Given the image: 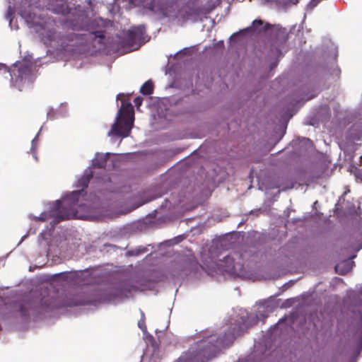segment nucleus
Wrapping results in <instances>:
<instances>
[{"label":"nucleus","mask_w":362,"mask_h":362,"mask_svg":"<svg viewBox=\"0 0 362 362\" xmlns=\"http://www.w3.org/2000/svg\"><path fill=\"white\" fill-rule=\"evenodd\" d=\"M47 11L61 15L66 19L65 25L71 29L66 34L56 35L55 22L39 7H29L21 11L27 25L38 33L45 44L56 42L61 48L92 45H101L104 40V21L92 17L90 5L81 6L76 0H40Z\"/></svg>","instance_id":"nucleus-1"},{"label":"nucleus","mask_w":362,"mask_h":362,"mask_svg":"<svg viewBox=\"0 0 362 362\" xmlns=\"http://www.w3.org/2000/svg\"><path fill=\"white\" fill-rule=\"evenodd\" d=\"M93 174V172L90 167L86 168L75 185L76 187L81 189L66 194L61 199L49 203L46 211L42 212L40 216H33L35 220L49 221L50 228L47 227L46 230L40 233L38 238L41 256L47 257L49 253L52 252L57 253L64 241L61 236H52V230L59 222L70 218H92L90 215L81 213L89 212L90 206L86 203H82L80 198L83 189L88 186Z\"/></svg>","instance_id":"nucleus-2"},{"label":"nucleus","mask_w":362,"mask_h":362,"mask_svg":"<svg viewBox=\"0 0 362 362\" xmlns=\"http://www.w3.org/2000/svg\"><path fill=\"white\" fill-rule=\"evenodd\" d=\"M257 313H249L245 309H238L233 327L223 335L218 334L214 329L202 332L201 339L193 344L183 353L176 362H205L215 357L221 350L230 346L236 335L240 334L248 327L256 323L259 320L266 318L269 313L273 312L274 306L269 300L260 301L257 305Z\"/></svg>","instance_id":"nucleus-3"},{"label":"nucleus","mask_w":362,"mask_h":362,"mask_svg":"<svg viewBox=\"0 0 362 362\" xmlns=\"http://www.w3.org/2000/svg\"><path fill=\"white\" fill-rule=\"evenodd\" d=\"M0 71L9 73L11 86L19 90L34 81L37 72L36 66L27 59L16 62L11 67L0 63Z\"/></svg>","instance_id":"nucleus-4"},{"label":"nucleus","mask_w":362,"mask_h":362,"mask_svg":"<svg viewBox=\"0 0 362 362\" xmlns=\"http://www.w3.org/2000/svg\"><path fill=\"white\" fill-rule=\"evenodd\" d=\"M124 95L122 93L117 95V100H122V105L119 109L115 121L112 125L111 129L107 133L108 136L127 137L132 129L134 121V113L131 103L125 102L122 99Z\"/></svg>","instance_id":"nucleus-5"},{"label":"nucleus","mask_w":362,"mask_h":362,"mask_svg":"<svg viewBox=\"0 0 362 362\" xmlns=\"http://www.w3.org/2000/svg\"><path fill=\"white\" fill-rule=\"evenodd\" d=\"M346 303L350 317L349 331L354 337L362 342V286L359 291L348 293Z\"/></svg>","instance_id":"nucleus-6"},{"label":"nucleus","mask_w":362,"mask_h":362,"mask_svg":"<svg viewBox=\"0 0 362 362\" xmlns=\"http://www.w3.org/2000/svg\"><path fill=\"white\" fill-rule=\"evenodd\" d=\"M245 254L235 252L232 255H226L223 259H220L217 262L218 268L228 274L245 277L247 275V264L243 262Z\"/></svg>","instance_id":"nucleus-7"},{"label":"nucleus","mask_w":362,"mask_h":362,"mask_svg":"<svg viewBox=\"0 0 362 362\" xmlns=\"http://www.w3.org/2000/svg\"><path fill=\"white\" fill-rule=\"evenodd\" d=\"M262 31H269L271 35H275L277 40L281 41H286L288 37V33L286 28H282L280 25H271L269 23L263 25V22L259 19L253 21L251 26L233 34L231 37L238 35L240 33H261Z\"/></svg>","instance_id":"nucleus-8"},{"label":"nucleus","mask_w":362,"mask_h":362,"mask_svg":"<svg viewBox=\"0 0 362 362\" xmlns=\"http://www.w3.org/2000/svg\"><path fill=\"white\" fill-rule=\"evenodd\" d=\"M145 32L146 28L143 25L133 27L127 31L125 38L122 41V47L126 48L128 52L139 49L141 45L146 42L144 40Z\"/></svg>","instance_id":"nucleus-9"},{"label":"nucleus","mask_w":362,"mask_h":362,"mask_svg":"<svg viewBox=\"0 0 362 362\" xmlns=\"http://www.w3.org/2000/svg\"><path fill=\"white\" fill-rule=\"evenodd\" d=\"M345 139L348 145L362 144V121L354 123L346 131Z\"/></svg>","instance_id":"nucleus-10"},{"label":"nucleus","mask_w":362,"mask_h":362,"mask_svg":"<svg viewBox=\"0 0 362 362\" xmlns=\"http://www.w3.org/2000/svg\"><path fill=\"white\" fill-rule=\"evenodd\" d=\"M96 180V191L99 194H105V191L110 190L112 185L111 178L107 175L103 177H95Z\"/></svg>","instance_id":"nucleus-11"},{"label":"nucleus","mask_w":362,"mask_h":362,"mask_svg":"<svg viewBox=\"0 0 362 362\" xmlns=\"http://www.w3.org/2000/svg\"><path fill=\"white\" fill-rule=\"evenodd\" d=\"M355 257L356 255H354L351 256L349 259L338 263L334 267L335 271L341 275H344L348 273L354 266V262L352 259Z\"/></svg>","instance_id":"nucleus-12"},{"label":"nucleus","mask_w":362,"mask_h":362,"mask_svg":"<svg viewBox=\"0 0 362 362\" xmlns=\"http://www.w3.org/2000/svg\"><path fill=\"white\" fill-rule=\"evenodd\" d=\"M111 153L108 152L105 153H96L95 157L92 160V165L94 167L103 168L105 165Z\"/></svg>","instance_id":"nucleus-13"},{"label":"nucleus","mask_w":362,"mask_h":362,"mask_svg":"<svg viewBox=\"0 0 362 362\" xmlns=\"http://www.w3.org/2000/svg\"><path fill=\"white\" fill-rule=\"evenodd\" d=\"M147 252H148L147 247L140 245V246H138V247H136L134 248L127 250V252H126V255L128 257L139 256V255L144 254Z\"/></svg>","instance_id":"nucleus-14"},{"label":"nucleus","mask_w":362,"mask_h":362,"mask_svg":"<svg viewBox=\"0 0 362 362\" xmlns=\"http://www.w3.org/2000/svg\"><path fill=\"white\" fill-rule=\"evenodd\" d=\"M66 116V111H59L55 110L54 108H49V110L47 112V117L48 119H54L56 118H58L59 117H65Z\"/></svg>","instance_id":"nucleus-15"},{"label":"nucleus","mask_w":362,"mask_h":362,"mask_svg":"<svg viewBox=\"0 0 362 362\" xmlns=\"http://www.w3.org/2000/svg\"><path fill=\"white\" fill-rule=\"evenodd\" d=\"M221 2V0H209L203 7L204 14L210 13Z\"/></svg>","instance_id":"nucleus-16"},{"label":"nucleus","mask_w":362,"mask_h":362,"mask_svg":"<svg viewBox=\"0 0 362 362\" xmlns=\"http://www.w3.org/2000/svg\"><path fill=\"white\" fill-rule=\"evenodd\" d=\"M140 92L143 95H149L153 93V84L151 81H146L141 87Z\"/></svg>","instance_id":"nucleus-17"},{"label":"nucleus","mask_w":362,"mask_h":362,"mask_svg":"<svg viewBox=\"0 0 362 362\" xmlns=\"http://www.w3.org/2000/svg\"><path fill=\"white\" fill-rule=\"evenodd\" d=\"M13 13V8L11 7V5H9L8 6V9H7V12L6 13V16H5V18L6 20H8L9 21V26L11 27V29H16L17 30L18 28V25H15V26H13V24H12V18H11V16Z\"/></svg>","instance_id":"nucleus-18"},{"label":"nucleus","mask_w":362,"mask_h":362,"mask_svg":"<svg viewBox=\"0 0 362 362\" xmlns=\"http://www.w3.org/2000/svg\"><path fill=\"white\" fill-rule=\"evenodd\" d=\"M276 5L279 10L286 11L290 5L289 0H276Z\"/></svg>","instance_id":"nucleus-19"},{"label":"nucleus","mask_w":362,"mask_h":362,"mask_svg":"<svg viewBox=\"0 0 362 362\" xmlns=\"http://www.w3.org/2000/svg\"><path fill=\"white\" fill-rule=\"evenodd\" d=\"M281 54H282L281 51L279 48L276 47L274 49H271V52L269 56L270 58L275 57L277 59V58L280 57L281 56Z\"/></svg>","instance_id":"nucleus-20"},{"label":"nucleus","mask_w":362,"mask_h":362,"mask_svg":"<svg viewBox=\"0 0 362 362\" xmlns=\"http://www.w3.org/2000/svg\"><path fill=\"white\" fill-rule=\"evenodd\" d=\"M39 134H40V132L37 134V135L35 136V138L32 140V142H31L30 151L33 153V157L35 158V160H37V157L35 155V146H36V144L37 142V138L39 136Z\"/></svg>","instance_id":"nucleus-21"},{"label":"nucleus","mask_w":362,"mask_h":362,"mask_svg":"<svg viewBox=\"0 0 362 362\" xmlns=\"http://www.w3.org/2000/svg\"><path fill=\"white\" fill-rule=\"evenodd\" d=\"M329 49H330L332 57L333 59H335L337 56V47L333 43H330Z\"/></svg>","instance_id":"nucleus-22"},{"label":"nucleus","mask_w":362,"mask_h":362,"mask_svg":"<svg viewBox=\"0 0 362 362\" xmlns=\"http://www.w3.org/2000/svg\"><path fill=\"white\" fill-rule=\"evenodd\" d=\"M190 51V49L188 47H185L182 49H180L177 51L176 53L174 54L173 57H175L178 56L179 54H189Z\"/></svg>","instance_id":"nucleus-23"},{"label":"nucleus","mask_w":362,"mask_h":362,"mask_svg":"<svg viewBox=\"0 0 362 362\" xmlns=\"http://www.w3.org/2000/svg\"><path fill=\"white\" fill-rule=\"evenodd\" d=\"M340 69L338 66H335L332 69V75L334 76V77H339V74H340Z\"/></svg>","instance_id":"nucleus-24"},{"label":"nucleus","mask_w":362,"mask_h":362,"mask_svg":"<svg viewBox=\"0 0 362 362\" xmlns=\"http://www.w3.org/2000/svg\"><path fill=\"white\" fill-rule=\"evenodd\" d=\"M142 102H143V98L141 97V96H138L136 97L134 100V103L135 104V105L139 107L141 106V105L142 104Z\"/></svg>","instance_id":"nucleus-25"},{"label":"nucleus","mask_w":362,"mask_h":362,"mask_svg":"<svg viewBox=\"0 0 362 362\" xmlns=\"http://www.w3.org/2000/svg\"><path fill=\"white\" fill-rule=\"evenodd\" d=\"M322 0H311L308 6L310 8L315 7Z\"/></svg>","instance_id":"nucleus-26"},{"label":"nucleus","mask_w":362,"mask_h":362,"mask_svg":"<svg viewBox=\"0 0 362 362\" xmlns=\"http://www.w3.org/2000/svg\"><path fill=\"white\" fill-rule=\"evenodd\" d=\"M138 326L141 329H142L144 333L146 332V327L144 320H141L140 321H139Z\"/></svg>","instance_id":"nucleus-27"},{"label":"nucleus","mask_w":362,"mask_h":362,"mask_svg":"<svg viewBox=\"0 0 362 362\" xmlns=\"http://www.w3.org/2000/svg\"><path fill=\"white\" fill-rule=\"evenodd\" d=\"M303 141L305 142V144H311V141L308 139L303 138Z\"/></svg>","instance_id":"nucleus-28"},{"label":"nucleus","mask_w":362,"mask_h":362,"mask_svg":"<svg viewBox=\"0 0 362 362\" xmlns=\"http://www.w3.org/2000/svg\"><path fill=\"white\" fill-rule=\"evenodd\" d=\"M356 177H359L362 180V173L358 171V173L356 174Z\"/></svg>","instance_id":"nucleus-29"},{"label":"nucleus","mask_w":362,"mask_h":362,"mask_svg":"<svg viewBox=\"0 0 362 362\" xmlns=\"http://www.w3.org/2000/svg\"><path fill=\"white\" fill-rule=\"evenodd\" d=\"M276 64H277V62H276V63H272V67H271V68L272 69V68L275 67V66H276Z\"/></svg>","instance_id":"nucleus-30"},{"label":"nucleus","mask_w":362,"mask_h":362,"mask_svg":"<svg viewBox=\"0 0 362 362\" xmlns=\"http://www.w3.org/2000/svg\"><path fill=\"white\" fill-rule=\"evenodd\" d=\"M317 204V202H315L314 203V204H313V205H314V206H316V204Z\"/></svg>","instance_id":"nucleus-31"},{"label":"nucleus","mask_w":362,"mask_h":362,"mask_svg":"<svg viewBox=\"0 0 362 362\" xmlns=\"http://www.w3.org/2000/svg\"><path fill=\"white\" fill-rule=\"evenodd\" d=\"M288 187H284L282 189L283 190H285L286 189H287Z\"/></svg>","instance_id":"nucleus-32"}]
</instances>
